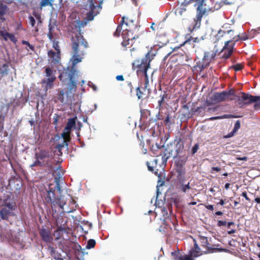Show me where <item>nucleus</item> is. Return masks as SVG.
Masks as SVG:
<instances>
[{
  "label": "nucleus",
  "mask_w": 260,
  "mask_h": 260,
  "mask_svg": "<svg viewBox=\"0 0 260 260\" xmlns=\"http://www.w3.org/2000/svg\"><path fill=\"white\" fill-rule=\"evenodd\" d=\"M56 200V203H52L51 204V208L53 209V207H55L56 206H59L61 209H63L64 205L66 204L64 202L61 201V199L59 198L58 197L55 199Z\"/></svg>",
  "instance_id": "f704fd0d"
},
{
  "label": "nucleus",
  "mask_w": 260,
  "mask_h": 260,
  "mask_svg": "<svg viewBox=\"0 0 260 260\" xmlns=\"http://www.w3.org/2000/svg\"><path fill=\"white\" fill-rule=\"evenodd\" d=\"M204 206L208 210H211V211H213L214 210L213 205H204Z\"/></svg>",
  "instance_id": "680f3d73"
},
{
  "label": "nucleus",
  "mask_w": 260,
  "mask_h": 260,
  "mask_svg": "<svg viewBox=\"0 0 260 260\" xmlns=\"http://www.w3.org/2000/svg\"><path fill=\"white\" fill-rule=\"evenodd\" d=\"M126 87L125 89H123L122 90L126 92H128L131 94H132L134 87L131 81H127L126 82Z\"/></svg>",
  "instance_id": "c9c22d12"
},
{
  "label": "nucleus",
  "mask_w": 260,
  "mask_h": 260,
  "mask_svg": "<svg viewBox=\"0 0 260 260\" xmlns=\"http://www.w3.org/2000/svg\"><path fill=\"white\" fill-rule=\"evenodd\" d=\"M187 161V157H179L175 162V166L184 167Z\"/></svg>",
  "instance_id": "c756f323"
},
{
  "label": "nucleus",
  "mask_w": 260,
  "mask_h": 260,
  "mask_svg": "<svg viewBox=\"0 0 260 260\" xmlns=\"http://www.w3.org/2000/svg\"><path fill=\"white\" fill-rule=\"evenodd\" d=\"M71 41L74 55L72 58V66L71 68L75 69V66L78 63L81 61L82 58L79 57L83 55L84 54V50H80L79 49V46H83L84 48L86 49L88 47V44L80 33L76 34L74 37H72Z\"/></svg>",
  "instance_id": "423d86ee"
},
{
  "label": "nucleus",
  "mask_w": 260,
  "mask_h": 260,
  "mask_svg": "<svg viewBox=\"0 0 260 260\" xmlns=\"http://www.w3.org/2000/svg\"><path fill=\"white\" fill-rule=\"evenodd\" d=\"M248 158L246 156H244V157H237V160H244V161H246L247 160Z\"/></svg>",
  "instance_id": "338daca9"
},
{
  "label": "nucleus",
  "mask_w": 260,
  "mask_h": 260,
  "mask_svg": "<svg viewBox=\"0 0 260 260\" xmlns=\"http://www.w3.org/2000/svg\"><path fill=\"white\" fill-rule=\"evenodd\" d=\"M243 66L241 63H237L232 66V68L236 71H241L243 68Z\"/></svg>",
  "instance_id": "a18cd8bd"
},
{
  "label": "nucleus",
  "mask_w": 260,
  "mask_h": 260,
  "mask_svg": "<svg viewBox=\"0 0 260 260\" xmlns=\"http://www.w3.org/2000/svg\"><path fill=\"white\" fill-rule=\"evenodd\" d=\"M95 245H86L82 248L80 245H58V247L49 246L50 254L55 260H63L66 256L71 257L74 254L78 260H84V256L88 253L86 249L94 248Z\"/></svg>",
  "instance_id": "f257e3e1"
},
{
  "label": "nucleus",
  "mask_w": 260,
  "mask_h": 260,
  "mask_svg": "<svg viewBox=\"0 0 260 260\" xmlns=\"http://www.w3.org/2000/svg\"><path fill=\"white\" fill-rule=\"evenodd\" d=\"M199 149V144L198 143H196L194 144V145L192 147L191 149V153L192 155L194 154Z\"/></svg>",
  "instance_id": "3c124183"
},
{
  "label": "nucleus",
  "mask_w": 260,
  "mask_h": 260,
  "mask_svg": "<svg viewBox=\"0 0 260 260\" xmlns=\"http://www.w3.org/2000/svg\"><path fill=\"white\" fill-rule=\"evenodd\" d=\"M76 74V70L74 68L68 67L60 73L58 78L61 82H66L74 79Z\"/></svg>",
  "instance_id": "f8f14e48"
},
{
  "label": "nucleus",
  "mask_w": 260,
  "mask_h": 260,
  "mask_svg": "<svg viewBox=\"0 0 260 260\" xmlns=\"http://www.w3.org/2000/svg\"><path fill=\"white\" fill-rule=\"evenodd\" d=\"M53 42V47L57 52H60L59 43L58 41H56L54 39L52 41Z\"/></svg>",
  "instance_id": "37998d69"
},
{
  "label": "nucleus",
  "mask_w": 260,
  "mask_h": 260,
  "mask_svg": "<svg viewBox=\"0 0 260 260\" xmlns=\"http://www.w3.org/2000/svg\"><path fill=\"white\" fill-rule=\"evenodd\" d=\"M238 37L237 39H235V42H237L239 40H246L248 39V37H247L246 35L245 34L244 36L240 37L239 35H237V36Z\"/></svg>",
  "instance_id": "6e6d98bb"
},
{
  "label": "nucleus",
  "mask_w": 260,
  "mask_h": 260,
  "mask_svg": "<svg viewBox=\"0 0 260 260\" xmlns=\"http://www.w3.org/2000/svg\"><path fill=\"white\" fill-rule=\"evenodd\" d=\"M61 169L57 168L53 173V176L54 177V183H49L48 188H46V192L44 194L45 201L50 204L56 203L55 199L57 197L55 195V191L57 189L59 192L61 191L60 185V179L62 175Z\"/></svg>",
  "instance_id": "39448f33"
},
{
  "label": "nucleus",
  "mask_w": 260,
  "mask_h": 260,
  "mask_svg": "<svg viewBox=\"0 0 260 260\" xmlns=\"http://www.w3.org/2000/svg\"><path fill=\"white\" fill-rule=\"evenodd\" d=\"M59 219H58L56 221V225L57 229L53 235V237H54L55 240H59L61 239L62 235L64 233H67L66 224H63L59 225Z\"/></svg>",
  "instance_id": "4468645a"
},
{
  "label": "nucleus",
  "mask_w": 260,
  "mask_h": 260,
  "mask_svg": "<svg viewBox=\"0 0 260 260\" xmlns=\"http://www.w3.org/2000/svg\"><path fill=\"white\" fill-rule=\"evenodd\" d=\"M258 97L253 96L249 93L241 92V96H238L237 100L238 105L240 108L248 105L258 100Z\"/></svg>",
  "instance_id": "9b49d317"
},
{
  "label": "nucleus",
  "mask_w": 260,
  "mask_h": 260,
  "mask_svg": "<svg viewBox=\"0 0 260 260\" xmlns=\"http://www.w3.org/2000/svg\"><path fill=\"white\" fill-rule=\"evenodd\" d=\"M7 9V6L3 4L2 2H0V19H3V20H5L3 16L6 14Z\"/></svg>",
  "instance_id": "7c9ffc66"
},
{
  "label": "nucleus",
  "mask_w": 260,
  "mask_h": 260,
  "mask_svg": "<svg viewBox=\"0 0 260 260\" xmlns=\"http://www.w3.org/2000/svg\"><path fill=\"white\" fill-rule=\"evenodd\" d=\"M125 26L126 27L122 33L123 41L121 45L124 50L130 48V51L132 52L136 50L135 46L133 47V46L135 45L137 39L139 38L140 32L138 26L133 20L126 18Z\"/></svg>",
  "instance_id": "20e7f679"
},
{
  "label": "nucleus",
  "mask_w": 260,
  "mask_h": 260,
  "mask_svg": "<svg viewBox=\"0 0 260 260\" xmlns=\"http://www.w3.org/2000/svg\"><path fill=\"white\" fill-rule=\"evenodd\" d=\"M94 16L93 15L92 11H90L87 14V19L89 21L92 20L93 19Z\"/></svg>",
  "instance_id": "4d7b16f0"
},
{
  "label": "nucleus",
  "mask_w": 260,
  "mask_h": 260,
  "mask_svg": "<svg viewBox=\"0 0 260 260\" xmlns=\"http://www.w3.org/2000/svg\"><path fill=\"white\" fill-rule=\"evenodd\" d=\"M226 95V91H223L221 92H215L211 97V100L215 103H220L227 101Z\"/></svg>",
  "instance_id": "2eb2a0df"
},
{
  "label": "nucleus",
  "mask_w": 260,
  "mask_h": 260,
  "mask_svg": "<svg viewBox=\"0 0 260 260\" xmlns=\"http://www.w3.org/2000/svg\"><path fill=\"white\" fill-rule=\"evenodd\" d=\"M48 27L49 31L47 34V37L50 41H52L53 39V30L54 29V26L51 23H49Z\"/></svg>",
  "instance_id": "473e14b6"
},
{
  "label": "nucleus",
  "mask_w": 260,
  "mask_h": 260,
  "mask_svg": "<svg viewBox=\"0 0 260 260\" xmlns=\"http://www.w3.org/2000/svg\"><path fill=\"white\" fill-rule=\"evenodd\" d=\"M56 80V77H51L44 78L42 80L41 82V84H45V86L44 87V90L47 91L49 89H51L53 86V83Z\"/></svg>",
  "instance_id": "f3484780"
},
{
  "label": "nucleus",
  "mask_w": 260,
  "mask_h": 260,
  "mask_svg": "<svg viewBox=\"0 0 260 260\" xmlns=\"http://www.w3.org/2000/svg\"><path fill=\"white\" fill-rule=\"evenodd\" d=\"M216 54V51L212 50L205 52L202 61L198 62L194 68L198 71L202 72L209 66L210 62L214 59Z\"/></svg>",
  "instance_id": "1a4fd4ad"
},
{
  "label": "nucleus",
  "mask_w": 260,
  "mask_h": 260,
  "mask_svg": "<svg viewBox=\"0 0 260 260\" xmlns=\"http://www.w3.org/2000/svg\"><path fill=\"white\" fill-rule=\"evenodd\" d=\"M69 81L70 82L69 87V89L70 91L71 92H75L76 91L77 87L76 82L74 81L73 79H72V80H70Z\"/></svg>",
  "instance_id": "a19ab883"
},
{
  "label": "nucleus",
  "mask_w": 260,
  "mask_h": 260,
  "mask_svg": "<svg viewBox=\"0 0 260 260\" xmlns=\"http://www.w3.org/2000/svg\"><path fill=\"white\" fill-rule=\"evenodd\" d=\"M158 160L157 159H154L152 161V166L150 165V163L148 161L146 162V165L148 167V169L149 171L154 173L155 175L158 176V177L160 176V174L158 173V169H155L156 166L157 165Z\"/></svg>",
  "instance_id": "6ab92c4d"
},
{
  "label": "nucleus",
  "mask_w": 260,
  "mask_h": 260,
  "mask_svg": "<svg viewBox=\"0 0 260 260\" xmlns=\"http://www.w3.org/2000/svg\"><path fill=\"white\" fill-rule=\"evenodd\" d=\"M53 0H41L40 2V7L42 9L48 6H52Z\"/></svg>",
  "instance_id": "72a5a7b5"
},
{
  "label": "nucleus",
  "mask_w": 260,
  "mask_h": 260,
  "mask_svg": "<svg viewBox=\"0 0 260 260\" xmlns=\"http://www.w3.org/2000/svg\"><path fill=\"white\" fill-rule=\"evenodd\" d=\"M144 77L145 80V86L143 87V90L144 91H147V94H149L150 93V90L148 88V85L149 84V79L148 75H145L143 76Z\"/></svg>",
  "instance_id": "58836bf2"
},
{
  "label": "nucleus",
  "mask_w": 260,
  "mask_h": 260,
  "mask_svg": "<svg viewBox=\"0 0 260 260\" xmlns=\"http://www.w3.org/2000/svg\"><path fill=\"white\" fill-rule=\"evenodd\" d=\"M48 55L51 60V63L54 64L58 63L60 60V52H54L50 50L48 51Z\"/></svg>",
  "instance_id": "dca6fc26"
},
{
  "label": "nucleus",
  "mask_w": 260,
  "mask_h": 260,
  "mask_svg": "<svg viewBox=\"0 0 260 260\" xmlns=\"http://www.w3.org/2000/svg\"><path fill=\"white\" fill-rule=\"evenodd\" d=\"M164 122L165 124H168L170 123V117L169 115H168V116L166 117Z\"/></svg>",
  "instance_id": "0e129e2a"
},
{
  "label": "nucleus",
  "mask_w": 260,
  "mask_h": 260,
  "mask_svg": "<svg viewBox=\"0 0 260 260\" xmlns=\"http://www.w3.org/2000/svg\"><path fill=\"white\" fill-rule=\"evenodd\" d=\"M234 30L232 29H230L228 30H224L222 29H220L218 30L216 37L217 38V40H219L222 37L225 36L226 34H232V36H234Z\"/></svg>",
  "instance_id": "bb28decb"
},
{
  "label": "nucleus",
  "mask_w": 260,
  "mask_h": 260,
  "mask_svg": "<svg viewBox=\"0 0 260 260\" xmlns=\"http://www.w3.org/2000/svg\"><path fill=\"white\" fill-rule=\"evenodd\" d=\"M59 117H60L57 114H55L53 116V121L52 123L54 125H55L56 126L58 124V121L59 119Z\"/></svg>",
  "instance_id": "864d4df0"
},
{
  "label": "nucleus",
  "mask_w": 260,
  "mask_h": 260,
  "mask_svg": "<svg viewBox=\"0 0 260 260\" xmlns=\"http://www.w3.org/2000/svg\"><path fill=\"white\" fill-rule=\"evenodd\" d=\"M68 146V143H63V141H62V143H60V144H58L56 147H55V148L56 149V150L58 151V152L59 153V154L60 155H61L62 154V152H61V150L62 149V148L63 147H64L65 146L66 147H67Z\"/></svg>",
  "instance_id": "4c0bfd02"
},
{
  "label": "nucleus",
  "mask_w": 260,
  "mask_h": 260,
  "mask_svg": "<svg viewBox=\"0 0 260 260\" xmlns=\"http://www.w3.org/2000/svg\"><path fill=\"white\" fill-rule=\"evenodd\" d=\"M146 91H144L143 90V87L142 88V90H141L140 87H138L136 88V95L138 98V99H142L144 95L146 94Z\"/></svg>",
  "instance_id": "e433bc0d"
},
{
  "label": "nucleus",
  "mask_w": 260,
  "mask_h": 260,
  "mask_svg": "<svg viewBox=\"0 0 260 260\" xmlns=\"http://www.w3.org/2000/svg\"><path fill=\"white\" fill-rule=\"evenodd\" d=\"M184 145L179 141L175 145L172 144L167 145L162 154V163L166 164L168 159L171 157L176 158L182 153Z\"/></svg>",
  "instance_id": "6e6552de"
},
{
  "label": "nucleus",
  "mask_w": 260,
  "mask_h": 260,
  "mask_svg": "<svg viewBox=\"0 0 260 260\" xmlns=\"http://www.w3.org/2000/svg\"><path fill=\"white\" fill-rule=\"evenodd\" d=\"M28 19L29 21V23L31 25V26L34 27L36 24V20L35 18L32 16H29Z\"/></svg>",
  "instance_id": "13d9d810"
},
{
  "label": "nucleus",
  "mask_w": 260,
  "mask_h": 260,
  "mask_svg": "<svg viewBox=\"0 0 260 260\" xmlns=\"http://www.w3.org/2000/svg\"><path fill=\"white\" fill-rule=\"evenodd\" d=\"M226 225L228 229H230L232 225H235V223L234 222H229L227 223Z\"/></svg>",
  "instance_id": "774afa93"
},
{
  "label": "nucleus",
  "mask_w": 260,
  "mask_h": 260,
  "mask_svg": "<svg viewBox=\"0 0 260 260\" xmlns=\"http://www.w3.org/2000/svg\"><path fill=\"white\" fill-rule=\"evenodd\" d=\"M236 37H233L231 40L225 41L222 50H227L233 52L234 47L235 45Z\"/></svg>",
  "instance_id": "412c9836"
},
{
  "label": "nucleus",
  "mask_w": 260,
  "mask_h": 260,
  "mask_svg": "<svg viewBox=\"0 0 260 260\" xmlns=\"http://www.w3.org/2000/svg\"><path fill=\"white\" fill-rule=\"evenodd\" d=\"M230 250L226 248H212L208 245H194L188 254H182L178 249L177 251L171 252V255L174 260H194L196 257L208 253L225 252H229Z\"/></svg>",
  "instance_id": "f03ea898"
},
{
  "label": "nucleus",
  "mask_w": 260,
  "mask_h": 260,
  "mask_svg": "<svg viewBox=\"0 0 260 260\" xmlns=\"http://www.w3.org/2000/svg\"><path fill=\"white\" fill-rule=\"evenodd\" d=\"M64 92H63V91L62 90H60L59 92L58 99L61 103L64 102Z\"/></svg>",
  "instance_id": "8fccbe9b"
},
{
  "label": "nucleus",
  "mask_w": 260,
  "mask_h": 260,
  "mask_svg": "<svg viewBox=\"0 0 260 260\" xmlns=\"http://www.w3.org/2000/svg\"><path fill=\"white\" fill-rule=\"evenodd\" d=\"M227 222L226 221H222V220H218L217 222V226H225L226 225Z\"/></svg>",
  "instance_id": "052dcab7"
},
{
  "label": "nucleus",
  "mask_w": 260,
  "mask_h": 260,
  "mask_svg": "<svg viewBox=\"0 0 260 260\" xmlns=\"http://www.w3.org/2000/svg\"><path fill=\"white\" fill-rule=\"evenodd\" d=\"M257 96L258 97V100L254 102L253 108L255 110H260V96Z\"/></svg>",
  "instance_id": "49530a36"
},
{
  "label": "nucleus",
  "mask_w": 260,
  "mask_h": 260,
  "mask_svg": "<svg viewBox=\"0 0 260 260\" xmlns=\"http://www.w3.org/2000/svg\"><path fill=\"white\" fill-rule=\"evenodd\" d=\"M22 44H23V45H27V47L29 48V49H30L31 50H32V51H34L35 50L34 46L30 44L29 43V42H28L27 41L23 40L22 41Z\"/></svg>",
  "instance_id": "09e8293b"
},
{
  "label": "nucleus",
  "mask_w": 260,
  "mask_h": 260,
  "mask_svg": "<svg viewBox=\"0 0 260 260\" xmlns=\"http://www.w3.org/2000/svg\"><path fill=\"white\" fill-rule=\"evenodd\" d=\"M15 209L13 203H7L0 211V217L3 220H8L9 216L12 215V212Z\"/></svg>",
  "instance_id": "ddd939ff"
},
{
  "label": "nucleus",
  "mask_w": 260,
  "mask_h": 260,
  "mask_svg": "<svg viewBox=\"0 0 260 260\" xmlns=\"http://www.w3.org/2000/svg\"><path fill=\"white\" fill-rule=\"evenodd\" d=\"M70 131H65V132H63L61 134V137L63 138L62 141L63 143H68L69 142H70L71 140L70 138Z\"/></svg>",
  "instance_id": "cd10ccee"
},
{
  "label": "nucleus",
  "mask_w": 260,
  "mask_h": 260,
  "mask_svg": "<svg viewBox=\"0 0 260 260\" xmlns=\"http://www.w3.org/2000/svg\"><path fill=\"white\" fill-rule=\"evenodd\" d=\"M226 98L227 100H228V101H232V100H234V99H233V98H229V96L230 95H235V90H234V89H231L229 90L228 91H226Z\"/></svg>",
  "instance_id": "79ce46f5"
},
{
  "label": "nucleus",
  "mask_w": 260,
  "mask_h": 260,
  "mask_svg": "<svg viewBox=\"0 0 260 260\" xmlns=\"http://www.w3.org/2000/svg\"><path fill=\"white\" fill-rule=\"evenodd\" d=\"M116 79L118 81H123L124 80V77L122 75H117L116 77Z\"/></svg>",
  "instance_id": "69168bd1"
},
{
  "label": "nucleus",
  "mask_w": 260,
  "mask_h": 260,
  "mask_svg": "<svg viewBox=\"0 0 260 260\" xmlns=\"http://www.w3.org/2000/svg\"><path fill=\"white\" fill-rule=\"evenodd\" d=\"M51 230L52 225L49 222H48L45 225H43L39 229V235L43 241L46 243H50L53 239Z\"/></svg>",
  "instance_id": "9d476101"
},
{
  "label": "nucleus",
  "mask_w": 260,
  "mask_h": 260,
  "mask_svg": "<svg viewBox=\"0 0 260 260\" xmlns=\"http://www.w3.org/2000/svg\"><path fill=\"white\" fill-rule=\"evenodd\" d=\"M126 18H128L126 17H123L122 18V20L120 22V23L117 26L116 31L114 33V36L115 37H119L121 33L122 25L123 24H125V22L126 21Z\"/></svg>",
  "instance_id": "a878e982"
},
{
  "label": "nucleus",
  "mask_w": 260,
  "mask_h": 260,
  "mask_svg": "<svg viewBox=\"0 0 260 260\" xmlns=\"http://www.w3.org/2000/svg\"><path fill=\"white\" fill-rule=\"evenodd\" d=\"M164 146H160L157 143H156L155 145H152L151 146V151L153 155L156 157L159 155L162 156L161 149Z\"/></svg>",
  "instance_id": "5701e85b"
},
{
  "label": "nucleus",
  "mask_w": 260,
  "mask_h": 260,
  "mask_svg": "<svg viewBox=\"0 0 260 260\" xmlns=\"http://www.w3.org/2000/svg\"><path fill=\"white\" fill-rule=\"evenodd\" d=\"M36 159H39L40 161L46 160L45 159L49 158V153L45 150H41L35 154Z\"/></svg>",
  "instance_id": "aec40b11"
},
{
  "label": "nucleus",
  "mask_w": 260,
  "mask_h": 260,
  "mask_svg": "<svg viewBox=\"0 0 260 260\" xmlns=\"http://www.w3.org/2000/svg\"><path fill=\"white\" fill-rule=\"evenodd\" d=\"M222 52L223 53L221 56V57H222V58H223V59H228V58H230V57L231 56V55L232 54V53L233 52L230 50H222V49L220 53H221Z\"/></svg>",
  "instance_id": "ea45409f"
},
{
  "label": "nucleus",
  "mask_w": 260,
  "mask_h": 260,
  "mask_svg": "<svg viewBox=\"0 0 260 260\" xmlns=\"http://www.w3.org/2000/svg\"><path fill=\"white\" fill-rule=\"evenodd\" d=\"M221 170V168L219 167H213L211 168L210 173L213 174L214 173V171L218 172L220 171Z\"/></svg>",
  "instance_id": "bf43d9fd"
},
{
  "label": "nucleus",
  "mask_w": 260,
  "mask_h": 260,
  "mask_svg": "<svg viewBox=\"0 0 260 260\" xmlns=\"http://www.w3.org/2000/svg\"><path fill=\"white\" fill-rule=\"evenodd\" d=\"M181 190L183 192H186L187 190H188V189H189L190 188V187L189 186V182H188L186 185L182 184L181 185Z\"/></svg>",
  "instance_id": "603ef678"
},
{
  "label": "nucleus",
  "mask_w": 260,
  "mask_h": 260,
  "mask_svg": "<svg viewBox=\"0 0 260 260\" xmlns=\"http://www.w3.org/2000/svg\"><path fill=\"white\" fill-rule=\"evenodd\" d=\"M175 171L177 173V178L179 180L184 179L185 170L184 167L175 166Z\"/></svg>",
  "instance_id": "4be33fe9"
},
{
  "label": "nucleus",
  "mask_w": 260,
  "mask_h": 260,
  "mask_svg": "<svg viewBox=\"0 0 260 260\" xmlns=\"http://www.w3.org/2000/svg\"><path fill=\"white\" fill-rule=\"evenodd\" d=\"M167 96V95H165V94H163L162 96H160V99L158 101V108L159 110H160L162 108V105L164 103L165 98H166Z\"/></svg>",
  "instance_id": "c03bdc74"
},
{
  "label": "nucleus",
  "mask_w": 260,
  "mask_h": 260,
  "mask_svg": "<svg viewBox=\"0 0 260 260\" xmlns=\"http://www.w3.org/2000/svg\"><path fill=\"white\" fill-rule=\"evenodd\" d=\"M185 6L186 5L182 4L180 7L177 8L175 10L176 14L182 16L183 13L186 10Z\"/></svg>",
  "instance_id": "2f4dec72"
},
{
  "label": "nucleus",
  "mask_w": 260,
  "mask_h": 260,
  "mask_svg": "<svg viewBox=\"0 0 260 260\" xmlns=\"http://www.w3.org/2000/svg\"><path fill=\"white\" fill-rule=\"evenodd\" d=\"M55 71H53L50 67H46L45 69V75L48 78L56 77L55 76Z\"/></svg>",
  "instance_id": "c85d7f7f"
},
{
  "label": "nucleus",
  "mask_w": 260,
  "mask_h": 260,
  "mask_svg": "<svg viewBox=\"0 0 260 260\" xmlns=\"http://www.w3.org/2000/svg\"><path fill=\"white\" fill-rule=\"evenodd\" d=\"M240 122L239 120H237L234 125V127L232 131L229 133L226 136L224 137L225 138H229L232 137L234 135L238 132L240 128Z\"/></svg>",
  "instance_id": "393cba45"
},
{
  "label": "nucleus",
  "mask_w": 260,
  "mask_h": 260,
  "mask_svg": "<svg viewBox=\"0 0 260 260\" xmlns=\"http://www.w3.org/2000/svg\"><path fill=\"white\" fill-rule=\"evenodd\" d=\"M190 1H195L198 4L197 8V14L195 18L193 19L192 25H190L188 28L189 32L191 33L194 29L200 28L202 19L204 15H207L208 10L206 8L204 7V6L205 0H189V2ZM188 3V2H186V4ZM185 40L183 44H181V46L187 43L190 44L191 41L193 43H199L202 40H204V38L203 37L201 38H193L190 36V34H187L185 36Z\"/></svg>",
  "instance_id": "7ed1b4c3"
},
{
  "label": "nucleus",
  "mask_w": 260,
  "mask_h": 260,
  "mask_svg": "<svg viewBox=\"0 0 260 260\" xmlns=\"http://www.w3.org/2000/svg\"><path fill=\"white\" fill-rule=\"evenodd\" d=\"M77 119V118L76 116L73 118H69L67 125L64 128V131H71L73 128H74L75 127Z\"/></svg>",
  "instance_id": "b1692460"
},
{
  "label": "nucleus",
  "mask_w": 260,
  "mask_h": 260,
  "mask_svg": "<svg viewBox=\"0 0 260 260\" xmlns=\"http://www.w3.org/2000/svg\"><path fill=\"white\" fill-rule=\"evenodd\" d=\"M8 38L13 43H15L17 42V39H16L14 35L11 33L9 32Z\"/></svg>",
  "instance_id": "5fc2aeb1"
},
{
  "label": "nucleus",
  "mask_w": 260,
  "mask_h": 260,
  "mask_svg": "<svg viewBox=\"0 0 260 260\" xmlns=\"http://www.w3.org/2000/svg\"><path fill=\"white\" fill-rule=\"evenodd\" d=\"M51 160L47 159V160L40 161L39 159H36L32 164H31L30 167L31 169H33V167L36 166L40 167H47L48 168H51Z\"/></svg>",
  "instance_id": "a211bd4d"
},
{
  "label": "nucleus",
  "mask_w": 260,
  "mask_h": 260,
  "mask_svg": "<svg viewBox=\"0 0 260 260\" xmlns=\"http://www.w3.org/2000/svg\"><path fill=\"white\" fill-rule=\"evenodd\" d=\"M155 54L151 51H148L142 59H136L133 63V67L137 68V74L140 76L147 75V72L150 68V63L154 58Z\"/></svg>",
  "instance_id": "0eeeda50"
},
{
  "label": "nucleus",
  "mask_w": 260,
  "mask_h": 260,
  "mask_svg": "<svg viewBox=\"0 0 260 260\" xmlns=\"http://www.w3.org/2000/svg\"><path fill=\"white\" fill-rule=\"evenodd\" d=\"M9 32L5 30H0V36L3 37L5 41H7L8 39Z\"/></svg>",
  "instance_id": "de8ad7c7"
},
{
  "label": "nucleus",
  "mask_w": 260,
  "mask_h": 260,
  "mask_svg": "<svg viewBox=\"0 0 260 260\" xmlns=\"http://www.w3.org/2000/svg\"><path fill=\"white\" fill-rule=\"evenodd\" d=\"M242 196L245 198L247 201H250V199L247 197V192L246 191H244L242 193Z\"/></svg>",
  "instance_id": "e2e57ef3"
}]
</instances>
